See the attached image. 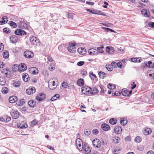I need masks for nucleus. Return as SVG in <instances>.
I'll return each mask as SVG.
<instances>
[{"label":"nucleus","instance_id":"obj_1","mask_svg":"<svg viewBox=\"0 0 154 154\" xmlns=\"http://www.w3.org/2000/svg\"><path fill=\"white\" fill-rule=\"evenodd\" d=\"M57 86V83H55L53 79H50L48 82V87L51 90H54L55 89Z\"/></svg>","mask_w":154,"mask_h":154},{"label":"nucleus","instance_id":"obj_2","mask_svg":"<svg viewBox=\"0 0 154 154\" xmlns=\"http://www.w3.org/2000/svg\"><path fill=\"white\" fill-rule=\"evenodd\" d=\"M29 40L31 44L33 45H39V40L34 36H31L29 38Z\"/></svg>","mask_w":154,"mask_h":154},{"label":"nucleus","instance_id":"obj_3","mask_svg":"<svg viewBox=\"0 0 154 154\" xmlns=\"http://www.w3.org/2000/svg\"><path fill=\"white\" fill-rule=\"evenodd\" d=\"M24 57L27 58H31L34 56L33 53L30 51H26L23 53Z\"/></svg>","mask_w":154,"mask_h":154},{"label":"nucleus","instance_id":"obj_4","mask_svg":"<svg viewBox=\"0 0 154 154\" xmlns=\"http://www.w3.org/2000/svg\"><path fill=\"white\" fill-rule=\"evenodd\" d=\"M14 33L15 35H25L26 34V32L24 30L21 29H17L14 32Z\"/></svg>","mask_w":154,"mask_h":154},{"label":"nucleus","instance_id":"obj_5","mask_svg":"<svg viewBox=\"0 0 154 154\" xmlns=\"http://www.w3.org/2000/svg\"><path fill=\"white\" fill-rule=\"evenodd\" d=\"M11 114L12 118L14 119L17 118L19 116V113L18 111L12 110L11 112Z\"/></svg>","mask_w":154,"mask_h":154},{"label":"nucleus","instance_id":"obj_6","mask_svg":"<svg viewBox=\"0 0 154 154\" xmlns=\"http://www.w3.org/2000/svg\"><path fill=\"white\" fill-rule=\"evenodd\" d=\"M75 45L74 43L69 44L68 47V50L69 51L72 53H74L75 52Z\"/></svg>","mask_w":154,"mask_h":154},{"label":"nucleus","instance_id":"obj_7","mask_svg":"<svg viewBox=\"0 0 154 154\" xmlns=\"http://www.w3.org/2000/svg\"><path fill=\"white\" fill-rule=\"evenodd\" d=\"M17 127L20 128H26L28 127L26 122L25 121H22L21 122L17 124Z\"/></svg>","mask_w":154,"mask_h":154},{"label":"nucleus","instance_id":"obj_8","mask_svg":"<svg viewBox=\"0 0 154 154\" xmlns=\"http://www.w3.org/2000/svg\"><path fill=\"white\" fill-rule=\"evenodd\" d=\"M91 90V88L89 87H84L82 89V92L84 94H87L90 93Z\"/></svg>","mask_w":154,"mask_h":154},{"label":"nucleus","instance_id":"obj_9","mask_svg":"<svg viewBox=\"0 0 154 154\" xmlns=\"http://www.w3.org/2000/svg\"><path fill=\"white\" fill-rule=\"evenodd\" d=\"M36 91L34 87H30L26 90V93L29 95L34 93Z\"/></svg>","mask_w":154,"mask_h":154},{"label":"nucleus","instance_id":"obj_10","mask_svg":"<svg viewBox=\"0 0 154 154\" xmlns=\"http://www.w3.org/2000/svg\"><path fill=\"white\" fill-rule=\"evenodd\" d=\"M45 97L46 95L44 93H41L36 97V99L39 101L43 100L45 98Z\"/></svg>","mask_w":154,"mask_h":154},{"label":"nucleus","instance_id":"obj_11","mask_svg":"<svg viewBox=\"0 0 154 154\" xmlns=\"http://www.w3.org/2000/svg\"><path fill=\"white\" fill-rule=\"evenodd\" d=\"M2 73L7 77H9L11 76V72L7 69H3L2 70Z\"/></svg>","mask_w":154,"mask_h":154},{"label":"nucleus","instance_id":"obj_12","mask_svg":"<svg viewBox=\"0 0 154 154\" xmlns=\"http://www.w3.org/2000/svg\"><path fill=\"white\" fill-rule=\"evenodd\" d=\"M151 132V130L148 128H144L143 130V133L144 135H149Z\"/></svg>","mask_w":154,"mask_h":154},{"label":"nucleus","instance_id":"obj_13","mask_svg":"<svg viewBox=\"0 0 154 154\" xmlns=\"http://www.w3.org/2000/svg\"><path fill=\"white\" fill-rule=\"evenodd\" d=\"M89 54L91 56L97 54V51L95 49L91 48L89 49L88 51Z\"/></svg>","mask_w":154,"mask_h":154},{"label":"nucleus","instance_id":"obj_14","mask_svg":"<svg viewBox=\"0 0 154 154\" xmlns=\"http://www.w3.org/2000/svg\"><path fill=\"white\" fill-rule=\"evenodd\" d=\"M27 67L25 64L24 63H21L19 66L18 69L20 72H23L26 70Z\"/></svg>","mask_w":154,"mask_h":154},{"label":"nucleus","instance_id":"obj_15","mask_svg":"<svg viewBox=\"0 0 154 154\" xmlns=\"http://www.w3.org/2000/svg\"><path fill=\"white\" fill-rule=\"evenodd\" d=\"M19 27L20 28L24 29H27L28 28V25L24 21L20 22L19 24Z\"/></svg>","mask_w":154,"mask_h":154},{"label":"nucleus","instance_id":"obj_16","mask_svg":"<svg viewBox=\"0 0 154 154\" xmlns=\"http://www.w3.org/2000/svg\"><path fill=\"white\" fill-rule=\"evenodd\" d=\"M11 120V117L7 116L2 117V118L1 117V121L4 122H9Z\"/></svg>","mask_w":154,"mask_h":154},{"label":"nucleus","instance_id":"obj_17","mask_svg":"<svg viewBox=\"0 0 154 154\" xmlns=\"http://www.w3.org/2000/svg\"><path fill=\"white\" fill-rule=\"evenodd\" d=\"M10 40L12 43H16L18 41V37L17 36L13 35L10 37Z\"/></svg>","mask_w":154,"mask_h":154},{"label":"nucleus","instance_id":"obj_18","mask_svg":"<svg viewBox=\"0 0 154 154\" xmlns=\"http://www.w3.org/2000/svg\"><path fill=\"white\" fill-rule=\"evenodd\" d=\"M83 149H84V152L86 154H88L91 152L89 147L85 144H84Z\"/></svg>","mask_w":154,"mask_h":154},{"label":"nucleus","instance_id":"obj_19","mask_svg":"<svg viewBox=\"0 0 154 154\" xmlns=\"http://www.w3.org/2000/svg\"><path fill=\"white\" fill-rule=\"evenodd\" d=\"M114 131L116 134H119L121 133L122 129L121 127L116 126L114 129Z\"/></svg>","mask_w":154,"mask_h":154},{"label":"nucleus","instance_id":"obj_20","mask_svg":"<svg viewBox=\"0 0 154 154\" xmlns=\"http://www.w3.org/2000/svg\"><path fill=\"white\" fill-rule=\"evenodd\" d=\"M17 100V97L15 96L10 97L9 98V102L11 103H15Z\"/></svg>","mask_w":154,"mask_h":154},{"label":"nucleus","instance_id":"obj_21","mask_svg":"<svg viewBox=\"0 0 154 154\" xmlns=\"http://www.w3.org/2000/svg\"><path fill=\"white\" fill-rule=\"evenodd\" d=\"M106 51L109 54H112L114 52V50L113 48L111 47H106Z\"/></svg>","mask_w":154,"mask_h":154},{"label":"nucleus","instance_id":"obj_22","mask_svg":"<svg viewBox=\"0 0 154 154\" xmlns=\"http://www.w3.org/2000/svg\"><path fill=\"white\" fill-rule=\"evenodd\" d=\"M78 52L82 55H83L86 54V49L82 48H78L77 50Z\"/></svg>","mask_w":154,"mask_h":154},{"label":"nucleus","instance_id":"obj_23","mask_svg":"<svg viewBox=\"0 0 154 154\" xmlns=\"http://www.w3.org/2000/svg\"><path fill=\"white\" fill-rule=\"evenodd\" d=\"M101 128L103 130L107 131L109 129L110 126L104 123L101 125Z\"/></svg>","mask_w":154,"mask_h":154},{"label":"nucleus","instance_id":"obj_24","mask_svg":"<svg viewBox=\"0 0 154 154\" xmlns=\"http://www.w3.org/2000/svg\"><path fill=\"white\" fill-rule=\"evenodd\" d=\"M29 106L31 107H34L35 106L36 102L33 100H29L28 103Z\"/></svg>","mask_w":154,"mask_h":154},{"label":"nucleus","instance_id":"obj_25","mask_svg":"<svg viewBox=\"0 0 154 154\" xmlns=\"http://www.w3.org/2000/svg\"><path fill=\"white\" fill-rule=\"evenodd\" d=\"M1 20V25L5 24L8 21V19L6 16H5L2 17Z\"/></svg>","mask_w":154,"mask_h":154},{"label":"nucleus","instance_id":"obj_26","mask_svg":"<svg viewBox=\"0 0 154 154\" xmlns=\"http://www.w3.org/2000/svg\"><path fill=\"white\" fill-rule=\"evenodd\" d=\"M29 72L33 74H36L38 73V70L36 68L32 67L30 68Z\"/></svg>","mask_w":154,"mask_h":154},{"label":"nucleus","instance_id":"obj_27","mask_svg":"<svg viewBox=\"0 0 154 154\" xmlns=\"http://www.w3.org/2000/svg\"><path fill=\"white\" fill-rule=\"evenodd\" d=\"M142 14L144 15L145 17H148L149 15V12L147 11L146 9L142 10L141 11Z\"/></svg>","mask_w":154,"mask_h":154},{"label":"nucleus","instance_id":"obj_28","mask_svg":"<svg viewBox=\"0 0 154 154\" xmlns=\"http://www.w3.org/2000/svg\"><path fill=\"white\" fill-rule=\"evenodd\" d=\"M22 78L24 82H27L29 78V76L26 73H24L22 76Z\"/></svg>","mask_w":154,"mask_h":154},{"label":"nucleus","instance_id":"obj_29","mask_svg":"<svg viewBox=\"0 0 154 154\" xmlns=\"http://www.w3.org/2000/svg\"><path fill=\"white\" fill-rule=\"evenodd\" d=\"M77 84L80 86H83L84 84V82L83 79H79L77 82Z\"/></svg>","mask_w":154,"mask_h":154},{"label":"nucleus","instance_id":"obj_30","mask_svg":"<svg viewBox=\"0 0 154 154\" xmlns=\"http://www.w3.org/2000/svg\"><path fill=\"white\" fill-rule=\"evenodd\" d=\"M98 75L99 77L103 79L106 76V74L102 71H100L98 72Z\"/></svg>","mask_w":154,"mask_h":154},{"label":"nucleus","instance_id":"obj_31","mask_svg":"<svg viewBox=\"0 0 154 154\" xmlns=\"http://www.w3.org/2000/svg\"><path fill=\"white\" fill-rule=\"evenodd\" d=\"M128 91L126 89H123L122 90V94L125 96H127L128 95Z\"/></svg>","mask_w":154,"mask_h":154},{"label":"nucleus","instance_id":"obj_32","mask_svg":"<svg viewBox=\"0 0 154 154\" xmlns=\"http://www.w3.org/2000/svg\"><path fill=\"white\" fill-rule=\"evenodd\" d=\"M2 56L5 59L8 58L9 56V52L6 50L4 51L2 53Z\"/></svg>","mask_w":154,"mask_h":154},{"label":"nucleus","instance_id":"obj_33","mask_svg":"<svg viewBox=\"0 0 154 154\" xmlns=\"http://www.w3.org/2000/svg\"><path fill=\"white\" fill-rule=\"evenodd\" d=\"M146 65L149 67L154 68V62L152 63L151 61H149L146 63Z\"/></svg>","mask_w":154,"mask_h":154},{"label":"nucleus","instance_id":"obj_34","mask_svg":"<svg viewBox=\"0 0 154 154\" xmlns=\"http://www.w3.org/2000/svg\"><path fill=\"white\" fill-rule=\"evenodd\" d=\"M98 92V89L97 88H94L93 89V90H91L90 94H91L96 95Z\"/></svg>","mask_w":154,"mask_h":154},{"label":"nucleus","instance_id":"obj_35","mask_svg":"<svg viewBox=\"0 0 154 154\" xmlns=\"http://www.w3.org/2000/svg\"><path fill=\"white\" fill-rule=\"evenodd\" d=\"M21 83L19 81H15L13 83V86L16 88L19 87Z\"/></svg>","mask_w":154,"mask_h":154},{"label":"nucleus","instance_id":"obj_36","mask_svg":"<svg viewBox=\"0 0 154 154\" xmlns=\"http://www.w3.org/2000/svg\"><path fill=\"white\" fill-rule=\"evenodd\" d=\"M127 123V121L126 120L125 118H122L121 119L120 123L122 125H125Z\"/></svg>","mask_w":154,"mask_h":154},{"label":"nucleus","instance_id":"obj_37","mask_svg":"<svg viewBox=\"0 0 154 154\" xmlns=\"http://www.w3.org/2000/svg\"><path fill=\"white\" fill-rule=\"evenodd\" d=\"M105 67L109 71H112L113 69V67L111 64H107Z\"/></svg>","mask_w":154,"mask_h":154},{"label":"nucleus","instance_id":"obj_38","mask_svg":"<svg viewBox=\"0 0 154 154\" xmlns=\"http://www.w3.org/2000/svg\"><path fill=\"white\" fill-rule=\"evenodd\" d=\"M109 122L112 125H115L117 123V120L114 118H112L110 119Z\"/></svg>","mask_w":154,"mask_h":154},{"label":"nucleus","instance_id":"obj_39","mask_svg":"<svg viewBox=\"0 0 154 154\" xmlns=\"http://www.w3.org/2000/svg\"><path fill=\"white\" fill-rule=\"evenodd\" d=\"M9 24L13 28H15L17 26L16 23L12 21H10L9 22Z\"/></svg>","mask_w":154,"mask_h":154},{"label":"nucleus","instance_id":"obj_40","mask_svg":"<svg viewBox=\"0 0 154 154\" xmlns=\"http://www.w3.org/2000/svg\"><path fill=\"white\" fill-rule=\"evenodd\" d=\"M60 97V95L58 94H56L53 97H52L51 99V101H54L56 100L57 98H59Z\"/></svg>","mask_w":154,"mask_h":154},{"label":"nucleus","instance_id":"obj_41","mask_svg":"<svg viewBox=\"0 0 154 154\" xmlns=\"http://www.w3.org/2000/svg\"><path fill=\"white\" fill-rule=\"evenodd\" d=\"M8 92V89L6 87H3L2 89V93L7 94Z\"/></svg>","mask_w":154,"mask_h":154},{"label":"nucleus","instance_id":"obj_42","mask_svg":"<svg viewBox=\"0 0 154 154\" xmlns=\"http://www.w3.org/2000/svg\"><path fill=\"white\" fill-rule=\"evenodd\" d=\"M104 48L103 47H97V52L102 53L104 52V51L103 49Z\"/></svg>","mask_w":154,"mask_h":154},{"label":"nucleus","instance_id":"obj_43","mask_svg":"<svg viewBox=\"0 0 154 154\" xmlns=\"http://www.w3.org/2000/svg\"><path fill=\"white\" fill-rule=\"evenodd\" d=\"M38 122L36 120L34 119L30 122V125L33 126L35 125L38 124Z\"/></svg>","mask_w":154,"mask_h":154},{"label":"nucleus","instance_id":"obj_44","mask_svg":"<svg viewBox=\"0 0 154 154\" xmlns=\"http://www.w3.org/2000/svg\"><path fill=\"white\" fill-rule=\"evenodd\" d=\"M107 87L109 88L112 90L116 88V86L115 85L109 83Z\"/></svg>","mask_w":154,"mask_h":154},{"label":"nucleus","instance_id":"obj_45","mask_svg":"<svg viewBox=\"0 0 154 154\" xmlns=\"http://www.w3.org/2000/svg\"><path fill=\"white\" fill-rule=\"evenodd\" d=\"M55 68V65L53 63H51L49 66V69L51 71L53 70Z\"/></svg>","mask_w":154,"mask_h":154},{"label":"nucleus","instance_id":"obj_46","mask_svg":"<svg viewBox=\"0 0 154 154\" xmlns=\"http://www.w3.org/2000/svg\"><path fill=\"white\" fill-rule=\"evenodd\" d=\"M98 140L97 139H96V140H94L92 141V143L94 146L95 147H97V146L98 144Z\"/></svg>","mask_w":154,"mask_h":154},{"label":"nucleus","instance_id":"obj_47","mask_svg":"<svg viewBox=\"0 0 154 154\" xmlns=\"http://www.w3.org/2000/svg\"><path fill=\"white\" fill-rule=\"evenodd\" d=\"M141 138L139 136L136 137L134 139L135 142L137 143L140 142L141 141Z\"/></svg>","mask_w":154,"mask_h":154},{"label":"nucleus","instance_id":"obj_48","mask_svg":"<svg viewBox=\"0 0 154 154\" xmlns=\"http://www.w3.org/2000/svg\"><path fill=\"white\" fill-rule=\"evenodd\" d=\"M3 32L7 34H8L10 33L11 30L8 28H5L3 29Z\"/></svg>","mask_w":154,"mask_h":154},{"label":"nucleus","instance_id":"obj_49","mask_svg":"<svg viewBox=\"0 0 154 154\" xmlns=\"http://www.w3.org/2000/svg\"><path fill=\"white\" fill-rule=\"evenodd\" d=\"M62 87L64 88H67L69 87V84L65 82H63L62 83Z\"/></svg>","mask_w":154,"mask_h":154},{"label":"nucleus","instance_id":"obj_50","mask_svg":"<svg viewBox=\"0 0 154 154\" xmlns=\"http://www.w3.org/2000/svg\"><path fill=\"white\" fill-rule=\"evenodd\" d=\"M77 145H78V149L80 151H82L83 148V146L81 145V143H79V144L78 143Z\"/></svg>","mask_w":154,"mask_h":154},{"label":"nucleus","instance_id":"obj_51","mask_svg":"<svg viewBox=\"0 0 154 154\" xmlns=\"http://www.w3.org/2000/svg\"><path fill=\"white\" fill-rule=\"evenodd\" d=\"M84 132L85 135H90L91 133V132L90 130L86 129L85 130Z\"/></svg>","mask_w":154,"mask_h":154},{"label":"nucleus","instance_id":"obj_52","mask_svg":"<svg viewBox=\"0 0 154 154\" xmlns=\"http://www.w3.org/2000/svg\"><path fill=\"white\" fill-rule=\"evenodd\" d=\"M103 28L105 29V30H106L107 31H110L111 32H115V31L109 28H105V27H102Z\"/></svg>","mask_w":154,"mask_h":154},{"label":"nucleus","instance_id":"obj_53","mask_svg":"<svg viewBox=\"0 0 154 154\" xmlns=\"http://www.w3.org/2000/svg\"><path fill=\"white\" fill-rule=\"evenodd\" d=\"M120 94V93L119 91H116V92L112 93V95L113 96H119Z\"/></svg>","mask_w":154,"mask_h":154},{"label":"nucleus","instance_id":"obj_54","mask_svg":"<svg viewBox=\"0 0 154 154\" xmlns=\"http://www.w3.org/2000/svg\"><path fill=\"white\" fill-rule=\"evenodd\" d=\"M84 63L85 62L84 61H80L77 63V65L78 66H81L84 65Z\"/></svg>","mask_w":154,"mask_h":154},{"label":"nucleus","instance_id":"obj_55","mask_svg":"<svg viewBox=\"0 0 154 154\" xmlns=\"http://www.w3.org/2000/svg\"><path fill=\"white\" fill-rule=\"evenodd\" d=\"M138 58H132L131 59V61L135 63H137V60H138Z\"/></svg>","mask_w":154,"mask_h":154},{"label":"nucleus","instance_id":"obj_56","mask_svg":"<svg viewBox=\"0 0 154 154\" xmlns=\"http://www.w3.org/2000/svg\"><path fill=\"white\" fill-rule=\"evenodd\" d=\"M47 59L48 61L51 62L53 61V59L51 57H50L48 55L47 56Z\"/></svg>","mask_w":154,"mask_h":154},{"label":"nucleus","instance_id":"obj_57","mask_svg":"<svg viewBox=\"0 0 154 154\" xmlns=\"http://www.w3.org/2000/svg\"><path fill=\"white\" fill-rule=\"evenodd\" d=\"M92 133L93 134H98V131L97 129H95L92 131Z\"/></svg>","mask_w":154,"mask_h":154},{"label":"nucleus","instance_id":"obj_58","mask_svg":"<svg viewBox=\"0 0 154 154\" xmlns=\"http://www.w3.org/2000/svg\"><path fill=\"white\" fill-rule=\"evenodd\" d=\"M111 65L112 66H113L114 67H117V63L115 62L112 61L111 63Z\"/></svg>","mask_w":154,"mask_h":154},{"label":"nucleus","instance_id":"obj_59","mask_svg":"<svg viewBox=\"0 0 154 154\" xmlns=\"http://www.w3.org/2000/svg\"><path fill=\"white\" fill-rule=\"evenodd\" d=\"M122 63L121 62H118L117 63V66L118 67L120 68H122Z\"/></svg>","mask_w":154,"mask_h":154},{"label":"nucleus","instance_id":"obj_60","mask_svg":"<svg viewBox=\"0 0 154 154\" xmlns=\"http://www.w3.org/2000/svg\"><path fill=\"white\" fill-rule=\"evenodd\" d=\"M113 142L115 143H118L119 142V140L116 138H113Z\"/></svg>","mask_w":154,"mask_h":154},{"label":"nucleus","instance_id":"obj_61","mask_svg":"<svg viewBox=\"0 0 154 154\" xmlns=\"http://www.w3.org/2000/svg\"><path fill=\"white\" fill-rule=\"evenodd\" d=\"M23 100H20V102L18 104V105L19 106H21L22 105H23L24 103V102L23 101Z\"/></svg>","mask_w":154,"mask_h":154},{"label":"nucleus","instance_id":"obj_62","mask_svg":"<svg viewBox=\"0 0 154 154\" xmlns=\"http://www.w3.org/2000/svg\"><path fill=\"white\" fill-rule=\"evenodd\" d=\"M131 139V137L130 136H127L125 138V140L127 141H130Z\"/></svg>","mask_w":154,"mask_h":154},{"label":"nucleus","instance_id":"obj_63","mask_svg":"<svg viewBox=\"0 0 154 154\" xmlns=\"http://www.w3.org/2000/svg\"><path fill=\"white\" fill-rule=\"evenodd\" d=\"M78 142H79V143L82 142L80 138L77 139L76 140V144H77L78 143Z\"/></svg>","mask_w":154,"mask_h":154},{"label":"nucleus","instance_id":"obj_64","mask_svg":"<svg viewBox=\"0 0 154 154\" xmlns=\"http://www.w3.org/2000/svg\"><path fill=\"white\" fill-rule=\"evenodd\" d=\"M149 26L152 27H154V22H152L149 24Z\"/></svg>","mask_w":154,"mask_h":154}]
</instances>
